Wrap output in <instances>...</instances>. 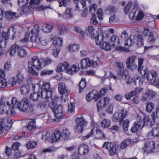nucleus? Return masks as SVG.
Listing matches in <instances>:
<instances>
[{
	"mask_svg": "<svg viewBox=\"0 0 159 159\" xmlns=\"http://www.w3.org/2000/svg\"><path fill=\"white\" fill-rule=\"evenodd\" d=\"M11 105L8 101L7 102V105H5L6 102L3 99H1L0 101V106L2 108V110L0 109V114L2 111L7 115H14L16 112L14 108L17 106L18 109L21 111L28 113L31 115L36 113L34 105L30 103V101L27 97H24L20 102H18L16 98L12 97L11 100Z\"/></svg>",
	"mask_w": 159,
	"mask_h": 159,
	"instance_id": "obj_1",
	"label": "nucleus"
},
{
	"mask_svg": "<svg viewBox=\"0 0 159 159\" xmlns=\"http://www.w3.org/2000/svg\"><path fill=\"white\" fill-rule=\"evenodd\" d=\"M40 27L38 25H35L30 31H27L24 37L20 41V44H26L29 41L30 38L31 42L37 44H40L43 46L46 45L48 41L44 37H39Z\"/></svg>",
	"mask_w": 159,
	"mask_h": 159,
	"instance_id": "obj_2",
	"label": "nucleus"
},
{
	"mask_svg": "<svg viewBox=\"0 0 159 159\" xmlns=\"http://www.w3.org/2000/svg\"><path fill=\"white\" fill-rule=\"evenodd\" d=\"M144 59L143 58L138 59V71L144 78L147 79L148 82L153 85L159 86V78L152 79L150 78V72L146 67L143 66Z\"/></svg>",
	"mask_w": 159,
	"mask_h": 159,
	"instance_id": "obj_3",
	"label": "nucleus"
},
{
	"mask_svg": "<svg viewBox=\"0 0 159 159\" xmlns=\"http://www.w3.org/2000/svg\"><path fill=\"white\" fill-rule=\"evenodd\" d=\"M28 68L30 74L34 76H38V73L34 70V68L38 70L42 68V64L40 60L36 56L32 58L31 61H28Z\"/></svg>",
	"mask_w": 159,
	"mask_h": 159,
	"instance_id": "obj_4",
	"label": "nucleus"
},
{
	"mask_svg": "<svg viewBox=\"0 0 159 159\" xmlns=\"http://www.w3.org/2000/svg\"><path fill=\"white\" fill-rule=\"evenodd\" d=\"M58 97H55L54 98H51L52 101L48 104V106L54 114L55 117L57 119L61 118L63 114V107L61 105L57 106V102Z\"/></svg>",
	"mask_w": 159,
	"mask_h": 159,
	"instance_id": "obj_5",
	"label": "nucleus"
},
{
	"mask_svg": "<svg viewBox=\"0 0 159 159\" xmlns=\"http://www.w3.org/2000/svg\"><path fill=\"white\" fill-rule=\"evenodd\" d=\"M97 36L95 37L94 34L92 36L93 38H95L96 43L97 45H100V48L101 49L109 51L111 49V46L109 42L104 41L103 42L104 39V35L105 33L102 32L100 34H99L98 32H96Z\"/></svg>",
	"mask_w": 159,
	"mask_h": 159,
	"instance_id": "obj_6",
	"label": "nucleus"
},
{
	"mask_svg": "<svg viewBox=\"0 0 159 159\" xmlns=\"http://www.w3.org/2000/svg\"><path fill=\"white\" fill-rule=\"evenodd\" d=\"M38 84L41 90L40 91L47 99L52 97L53 89L51 88V85L48 82L39 81Z\"/></svg>",
	"mask_w": 159,
	"mask_h": 159,
	"instance_id": "obj_7",
	"label": "nucleus"
},
{
	"mask_svg": "<svg viewBox=\"0 0 159 159\" xmlns=\"http://www.w3.org/2000/svg\"><path fill=\"white\" fill-rule=\"evenodd\" d=\"M144 16V14L143 12L140 10L138 6L136 5L133 6L129 15V17L130 19L135 20L137 21L141 20Z\"/></svg>",
	"mask_w": 159,
	"mask_h": 159,
	"instance_id": "obj_8",
	"label": "nucleus"
},
{
	"mask_svg": "<svg viewBox=\"0 0 159 159\" xmlns=\"http://www.w3.org/2000/svg\"><path fill=\"white\" fill-rule=\"evenodd\" d=\"M16 52H17L18 55L21 57H24L27 54V52L22 47L20 48L19 45L16 43L11 47L7 52H9V55L12 57L15 54Z\"/></svg>",
	"mask_w": 159,
	"mask_h": 159,
	"instance_id": "obj_9",
	"label": "nucleus"
},
{
	"mask_svg": "<svg viewBox=\"0 0 159 159\" xmlns=\"http://www.w3.org/2000/svg\"><path fill=\"white\" fill-rule=\"evenodd\" d=\"M156 143L154 141H147L145 143L144 146L142 149L144 154L147 155L149 154H155L156 152Z\"/></svg>",
	"mask_w": 159,
	"mask_h": 159,
	"instance_id": "obj_10",
	"label": "nucleus"
},
{
	"mask_svg": "<svg viewBox=\"0 0 159 159\" xmlns=\"http://www.w3.org/2000/svg\"><path fill=\"white\" fill-rule=\"evenodd\" d=\"M159 111V103L158 107H157L156 110V112H153L151 115L152 117V120L151 121L148 116H144L143 119V124L142 125V128L144 126L151 127L155 123V120L156 119V117L158 118L157 113Z\"/></svg>",
	"mask_w": 159,
	"mask_h": 159,
	"instance_id": "obj_11",
	"label": "nucleus"
},
{
	"mask_svg": "<svg viewBox=\"0 0 159 159\" xmlns=\"http://www.w3.org/2000/svg\"><path fill=\"white\" fill-rule=\"evenodd\" d=\"M116 68L119 70L117 71V73L120 79H125L128 74V71L124 69V66L122 63L118 62L116 63Z\"/></svg>",
	"mask_w": 159,
	"mask_h": 159,
	"instance_id": "obj_12",
	"label": "nucleus"
},
{
	"mask_svg": "<svg viewBox=\"0 0 159 159\" xmlns=\"http://www.w3.org/2000/svg\"><path fill=\"white\" fill-rule=\"evenodd\" d=\"M126 111L122 110L120 112H116L113 115L112 120L117 122L119 121L120 124L122 123L123 119L127 115Z\"/></svg>",
	"mask_w": 159,
	"mask_h": 159,
	"instance_id": "obj_13",
	"label": "nucleus"
},
{
	"mask_svg": "<svg viewBox=\"0 0 159 159\" xmlns=\"http://www.w3.org/2000/svg\"><path fill=\"white\" fill-rule=\"evenodd\" d=\"M10 30V29L9 28L7 32L2 31V39H4V40H3L1 37H0V48L3 49L6 47L7 41L8 40L9 38H10L9 36H10V35L9 34Z\"/></svg>",
	"mask_w": 159,
	"mask_h": 159,
	"instance_id": "obj_14",
	"label": "nucleus"
},
{
	"mask_svg": "<svg viewBox=\"0 0 159 159\" xmlns=\"http://www.w3.org/2000/svg\"><path fill=\"white\" fill-rule=\"evenodd\" d=\"M46 97L39 90L37 92H34L31 93L29 96V98L32 101H37L41 98L43 99H47Z\"/></svg>",
	"mask_w": 159,
	"mask_h": 159,
	"instance_id": "obj_15",
	"label": "nucleus"
},
{
	"mask_svg": "<svg viewBox=\"0 0 159 159\" xmlns=\"http://www.w3.org/2000/svg\"><path fill=\"white\" fill-rule=\"evenodd\" d=\"M156 96V93L151 90H148L144 93L141 98V100L143 102L147 101L148 100H150L155 97Z\"/></svg>",
	"mask_w": 159,
	"mask_h": 159,
	"instance_id": "obj_16",
	"label": "nucleus"
},
{
	"mask_svg": "<svg viewBox=\"0 0 159 159\" xmlns=\"http://www.w3.org/2000/svg\"><path fill=\"white\" fill-rule=\"evenodd\" d=\"M143 123L142 119L140 118L137 120L134 123L133 126L131 129L130 130L132 133H136L140 129V128L142 129Z\"/></svg>",
	"mask_w": 159,
	"mask_h": 159,
	"instance_id": "obj_17",
	"label": "nucleus"
},
{
	"mask_svg": "<svg viewBox=\"0 0 159 159\" xmlns=\"http://www.w3.org/2000/svg\"><path fill=\"white\" fill-rule=\"evenodd\" d=\"M135 59L136 57L134 56H132L127 59L126 63L128 69L133 70L137 67V66L134 63Z\"/></svg>",
	"mask_w": 159,
	"mask_h": 159,
	"instance_id": "obj_18",
	"label": "nucleus"
},
{
	"mask_svg": "<svg viewBox=\"0 0 159 159\" xmlns=\"http://www.w3.org/2000/svg\"><path fill=\"white\" fill-rule=\"evenodd\" d=\"M62 137L61 132L59 130L54 131L50 137V139L52 143L58 142Z\"/></svg>",
	"mask_w": 159,
	"mask_h": 159,
	"instance_id": "obj_19",
	"label": "nucleus"
},
{
	"mask_svg": "<svg viewBox=\"0 0 159 159\" xmlns=\"http://www.w3.org/2000/svg\"><path fill=\"white\" fill-rule=\"evenodd\" d=\"M107 91V89L106 88H103L102 89L99 93H98L96 90H93V94H94V93H95L94 94V96L93 97L95 101H97L100 99L102 96L104 95L105 94Z\"/></svg>",
	"mask_w": 159,
	"mask_h": 159,
	"instance_id": "obj_20",
	"label": "nucleus"
},
{
	"mask_svg": "<svg viewBox=\"0 0 159 159\" xmlns=\"http://www.w3.org/2000/svg\"><path fill=\"white\" fill-rule=\"evenodd\" d=\"M89 151L88 146L84 143L80 144L78 148V153L81 155H85L87 154Z\"/></svg>",
	"mask_w": 159,
	"mask_h": 159,
	"instance_id": "obj_21",
	"label": "nucleus"
},
{
	"mask_svg": "<svg viewBox=\"0 0 159 159\" xmlns=\"http://www.w3.org/2000/svg\"><path fill=\"white\" fill-rule=\"evenodd\" d=\"M69 66V65L68 63L66 61L60 63L57 66L56 71L59 72H63L65 70L66 71V70L68 69V68Z\"/></svg>",
	"mask_w": 159,
	"mask_h": 159,
	"instance_id": "obj_22",
	"label": "nucleus"
},
{
	"mask_svg": "<svg viewBox=\"0 0 159 159\" xmlns=\"http://www.w3.org/2000/svg\"><path fill=\"white\" fill-rule=\"evenodd\" d=\"M28 124L26 125V128L27 129L31 130L34 129L36 128V126L35 125L36 123L35 119H27Z\"/></svg>",
	"mask_w": 159,
	"mask_h": 159,
	"instance_id": "obj_23",
	"label": "nucleus"
},
{
	"mask_svg": "<svg viewBox=\"0 0 159 159\" xmlns=\"http://www.w3.org/2000/svg\"><path fill=\"white\" fill-rule=\"evenodd\" d=\"M110 101V99L107 97H106L104 98L103 102L104 103L102 102L101 100H100L97 103V108L98 111H99L102 110V108L105 107L107 105Z\"/></svg>",
	"mask_w": 159,
	"mask_h": 159,
	"instance_id": "obj_24",
	"label": "nucleus"
},
{
	"mask_svg": "<svg viewBox=\"0 0 159 159\" xmlns=\"http://www.w3.org/2000/svg\"><path fill=\"white\" fill-rule=\"evenodd\" d=\"M58 90L60 93L62 95H67L68 93L66 89L65 84L63 83H60L58 85Z\"/></svg>",
	"mask_w": 159,
	"mask_h": 159,
	"instance_id": "obj_25",
	"label": "nucleus"
},
{
	"mask_svg": "<svg viewBox=\"0 0 159 159\" xmlns=\"http://www.w3.org/2000/svg\"><path fill=\"white\" fill-rule=\"evenodd\" d=\"M5 18L7 20L10 21L16 18L17 16H16V13L13 12L11 11H6L5 13Z\"/></svg>",
	"mask_w": 159,
	"mask_h": 159,
	"instance_id": "obj_26",
	"label": "nucleus"
},
{
	"mask_svg": "<svg viewBox=\"0 0 159 159\" xmlns=\"http://www.w3.org/2000/svg\"><path fill=\"white\" fill-rule=\"evenodd\" d=\"M21 145V144L20 142H16L12 144L11 146V148L12 149L15 151H17L18 152H16L14 155L16 157H20L21 153L19 152V148Z\"/></svg>",
	"mask_w": 159,
	"mask_h": 159,
	"instance_id": "obj_27",
	"label": "nucleus"
},
{
	"mask_svg": "<svg viewBox=\"0 0 159 159\" xmlns=\"http://www.w3.org/2000/svg\"><path fill=\"white\" fill-rule=\"evenodd\" d=\"M111 45L113 47H116L120 45V40L119 37L115 35H113L110 39Z\"/></svg>",
	"mask_w": 159,
	"mask_h": 159,
	"instance_id": "obj_28",
	"label": "nucleus"
},
{
	"mask_svg": "<svg viewBox=\"0 0 159 159\" xmlns=\"http://www.w3.org/2000/svg\"><path fill=\"white\" fill-rule=\"evenodd\" d=\"M4 80L5 81V83L6 84L5 87H10L15 85L16 84V81L15 77H12L10 78L8 81H7L6 79L5 78L4 79L2 80L3 82L4 81Z\"/></svg>",
	"mask_w": 159,
	"mask_h": 159,
	"instance_id": "obj_29",
	"label": "nucleus"
},
{
	"mask_svg": "<svg viewBox=\"0 0 159 159\" xmlns=\"http://www.w3.org/2000/svg\"><path fill=\"white\" fill-rule=\"evenodd\" d=\"M148 135L149 137H159V128H152L151 131L148 133Z\"/></svg>",
	"mask_w": 159,
	"mask_h": 159,
	"instance_id": "obj_30",
	"label": "nucleus"
},
{
	"mask_svg": "<svg viewBox=\"0 0 159 159\" xmlns=\"http://www.w3.org/2000/svg\"><path fill=\"white\" fill-rule=\"evenodd\" d=\"M146 31L148 33H149V34L147 38L148 42L151 44H153L156 40V37L154 36V34L152 32H149V30L148 29H147Z\"/></svg>",
	"mask_w": 159,
	"mask_h": 159,
	"instance_id": "obj_31",
	"label": "nucleus"
},
{
	"mask_svg": "<svg viewBox=\"0 0 159 159\" xmlns=\"http://www.w3.org/2000/svg\"><path fill=\"white\" fill-rule=\"evenodd\" d=\"M117 145L115 144L110 143L109 147L108 149L109 154L113 156L116 154V152Z\"/></svg>",
	"mask_w": 159,
	"mask_h": 159,
	"instance_id": "obj_32",
	"label": "nucleus"
},
{
	"mask_svg": "<svg viewBox=\"0 0 159 159\" xmlns=\"http://www.w3.org/2000/svg\"><path fill=\"white\" fill-rule=\"evenodd\" d=\"M132 144V141L130 139H127L123 141L120 144V148L121 149H124L127 146L130 145Z\"/></svg>",
	"mask_w": 159,
	"mask_h": 159,
	"instance_id": "obj_33",
	"label": "nucleus"
},
{
	"mask_svg": "<svg viewBox=\"0 0 159 159\" xmlns=\"http://www.w3.org/2000/svg\"><path fill=\"white\" fill-rule=\"evenodd\" d=\"M86 82L85 79L82 78L81 79L79 84V92L81 93L85 88L86 85Z\"/></svg>",
	"mask_w": 159,
	"mask_h": 159,
	"instance_id": "obj_34",
	"label": "nucleus"
},
{
	"mask_svg": "<svg viewBox=\"0 0 159 159\" xmlns=\"http://www.w3.org/2000/svg\"><path fill=\"white\" fill-rule=\"evenodd\" d=\"M17 80H16L17 82L20 84H22L25 80V78L23 75L21 74L20 71H18L16 75Z\"/></svg>",
	"mask_w": 159,
	"mask_h": 159,
	"instance_id": "obj_35",
	"label": "nucleus"
},
{
	"mask_svg": "<svg viewBox=\"0 0 159 159\" xmlns=\"http://www.w3.org/2000/svg\"><path fill=\"white\" fill-rule=\"evenodd\" d=\"M53 28L52 26L46 24L42 26L41 30L45 33H48L51 32Z\"/></svg>",
	"mask_w": 159,
	"mask_h": 159,
	"instance_id": "obj_36",
	"label": "nucleus"
},
{
	"mask_svg": "<svg viewBox=\"0 0 159 159\" xmlns=\"http://www.w3.org/2000/svg\"><path fill=\"white\" fill-rule=\"evenodd\" d=\"M80 69V68L75 64L73 65L71 67L67 69L66 72L69 74H71L73 72H77Z\"/></svg>",
	"mask_w": 159,
	"mask_h": 159,
	"instance_id": "obj_37",
	"label": "nucleus"
},
{
	"mask_svg": "<svg viewBox=\"0 0 159 159\" xmlns=\"http://www.w3.org/2000/svg\"><path fill=\"white\" fill-rule=\"evenodd\" d=\"M73 16L71 9L69 8H67L66 9L65 14L62 16V17L65 19L71 18Z\"/></svg>",
	"mask_w": 159,
	"mask_h": 159,
	"instance_id": "obj_38",
	"label": "nucleus"
},
{
	"mask_svg": "<svg viewBox=\"0 0 159 159\" xmlns=\"http://www.w3.org/2000/svg\"><path fill=\"white\" fill-rule=\"evenodd\" d=\"M96 136L98 139H106L105 134L100 129H98L96 130Z\"/></svg>",
	"mask_w": 159,
	"mask_h": 159,
	"instance_id": "obj_39",
	"label": "nucleus"
},
{
	"mask_svg": "<svg viewBox=\"0 0 159 159\" xmlns=\"http://www.w3.org/2000/svg\"><path fill=\"white\" fill-rule=\"evenodd\" d=\"M88 68L91 67L96 68L98 66V63L96 61L91 60L87 57Z\"/></svg>",
	"mask_w": 159,
	"mask_h": 159,
	"instance_id": "obj_40",
	"label": "nucleus"
},
{
	"mask_svg": "<svg viewBox=\"0 0 159 159\" xmlns=\"http://www.w3.org/2000/svg\"><path fill=\"white\" fill-rule=\"evenodd\" d=\"M94 30V29L93 27L91 25H90L88 27V28L86 29L85 31V33H86L87 35H91V38L93 39H95V38H93L92 37V36L94 34L95 37H96L95 34L93 33V32Z\"/></svg>",
	"mask_w": 159,
	"mask_h": 159,
	"instance_id": "obj_41",
	"label": "nucleus"
},
{
	"mask_svg": "<svg viewBox=\"0 0 159 159\" xmlns=\"http://www.w3.org/2000/svg\"><path fill=\"white\" fill-rule=\"evenodd\" d=\"M87 57L82 59L80 62V68L82 69L88 68Z\"/></svg>",
	"mask_w": 159,
	"mask_h": 159,
	"instance_id": "obj_42",
	"label": "nucleus"
},
{
	"mask_svg": "<svg viewBox=\"0 0 159 159\" xmlns=\"http://www.w3.org/2000/svg\"><path fill=\"white\" fill-rule=\"evenodd\" d=\"M132 37H133V38H134L133 36L131 35L125 40V46L130 47L134 44V41L133 39H132Z\"/></svg>",
	"mask_w": 159,
	"mask_h": 159,
	"instance_id": "obj_43",
	"label": "nucleus"
},
{
	"mask_svg": "<svg viewBox=\"0 0 159 159\" xmlns=\"http://www.w3.org/2000/svg\"><path fill=\"white\" fill-rule=\"evenodd\" d=\"M63 43V40L61 38H58L53 41V44L54 46L57 47V46H61Z\"/></svg>",
	"mask_w": 159,
	"mask_h": 159,
	"instance_id": "obj_44",
	"label": "nucleus"
},
{
	"mask_svg": "<svg viewBox=\"0 0 159 159\" xmlns=\"http://www.w3.org/2000/svg\"><path fill=\"white\" fill-rule=\"evenodd\" d=\"M69 50L70 52H75L78 51L79 48V46L78 44H70L68 46Z\"/></svg>",
	"mask_w": 159,
	"mask_h": 159,
	"instance_id": "obj_45",
	"label": "nucleus"
},
{
	"mask_svg": "<svg viewBox=\"0 0 159 159\" xmlns=\"http://www.w3.org/2000/svg\"><path fill=\"white\" fill-rule=\"evenodd\" d=\"M20 90L21 94H26L30 92V88L28 86L22 85L20 88Z\"/></svg>",
	"mask_w": 159,
	"mask_h": 159,
	"instance_id": "obj_46",
	"label": "nucleus"
},
{
	"mask_svg": "<svg viewBox=\"0 0 159 159\" xmlns=\"http://www.w3.org/2000/svg\"><path fill=\"white\" fill-rule=\"evenodd\" d=\"M61 134H62V137H64V139H68L69 138L70 132L68 129L64 128L62 131Z\"/></svg>",
	"mask_w": 159,
	"mask_h": 159,
	"instance_id": "obj_47",
	"label": "nucleus"
},
{
	"mask_svg": "<svg viewBox=\"0 0 159 159\" xmlns=\"http://www.w3.org/2000/svg\"><path fill=\"white\" fill-rule=\"evenodd\" d=\"M111 122L110 120L107 119H103L101 122V126L104 128H108L110 125Z\"/></svg>",
	"mask_w": 159,
	"mask_h": 159,
	"instance_id": "obj_48",
	"label": "nucleus"
},
{
	"mask_svg": "<svg viewBox=\"0 0 159 159\" xmlns=\"http://www.w3.org/2000/svg\"><path fill=\"white\" fill-rule=\"evenodd\" d=\"M22 7L21 11L23 14H26L29 12L31 8H32V6H27V5H21Z\"/></svg>",
	"mask_w": 159,
	"mask_h": 159,
	"instance_id": "obj_49",
	"label": "nucleus"
},
{
	"mask_svg": "<svg viewBox=\"0 0 159 159\" xmlns=\"http://www.w3.org/2000/svg\"><path fill=\"white\" fill-rule=\"evenodd\" d=\"M137 38V45L139 47L143 46L144 45V41L142 36L140 34H138Z\"/></svg>",
	"mask_w": 159,
	"mask_h": 159,
	"instance_id": "obj_50",
	"label": "nucleus"
},
{
	"mask_svg": "<svg viewBox=\"0 0 159 159\" xmlns=\"http://www.w3.org/2000/svg\"><path fill=\"white\" fill-rule=\"evenodd\" d=\"M37 145V142L35 141H29L26 145L28 149H33Z\"/></svg>",
	"mask_w": 159,
	"mask_h": 159,
	"instance_id": "obj_51",
	"label": "nucleus"
},
{
	"mask_svg": "<svg viewBox=\"0 0 159 159\" xmlns=\"http://www.w3.org/2000/svg\"><path fill=\"white\" fill-rule=\"evenodd\" d=\"M132 2L131 1H129L124 9L125 14H127L129 13L132 8Z\"/></svg>",
	"mask_w": 159,
	"mask_h": 159,
	"instance_id": "obj_52",
	"label": "nucleus"
},
{
	"mask_svg": "<svg viewBox=\"0 0 159 159\" xmlns=\"http://www.w3.org/2000/svg\"><path fill=\"white\" fill-rule=\"evenodd\" d=\"M154 108V104L151 102H147L146 107V110L148 112H151Z\"/></svg>",
	"mask_w": 159,
	"mask_h": 159,
	"instance_id": "obj_53",
	"label": "nucleus"
},
{
	"mask_svg": "<svg viewBox=\"0 0 159 159\" xmlns=\"http://www.w3.org/2000/svg\"><path fill=\"white\" fill-rule=\"evenodd\" d=\"M77 124L82 126L86 124V122L85 121L83 117L77 118L76 119Z\"/></svg>",
	"mask_w": 159,
	"mask_h": 159,
	"instance_id": "obj_54",
	"label": "nucleus"
},
{
	"mask_svg": "<svg viewBox=\"0 0 159 159\" xmlns=\"http://www.w3.org/2000/svg\"><path fill=\"white\" fill-rule=\"evenodd\" d=\"M130 122L128 119H126L123 122L122 127L125 132L127 131Z\"/></svg>",
	"mask_w": 159,
	"mask_h": 159,
	"instance_id": "obj_55",
	"label": "nucleus"
},
{
	"mask_svg": "<svg viewBox=\"0 0 159 159\" xmlns=\"http://www.w3.org/2000/svg\"><path fill=\"white\" fill-rule=\"evenodd\" d=\"M105 11L107 14H110L116 12V8L112 6H110L106 8Z\"/></svg>",
	"mask_w": 159,
	"mask_h": 159,
	"instance_id": "obj_56",
	"label": "nucleus"
},
{
	"mask_svg": "<svg viewBox=\"0 0 159 159\" xmlns=\"http://www.w3.org/2000/svg\"><path fill=\"white\" fill-rule=\"evenodd\" d=\"M143 79L139 77H138L136 79H134L133 81L134 84L136 86L137 85V84L138 83V85L139 87H141L143 84Z\"/></svg>",
	"mask_w": 159,
	"mask_h": 159,
	"instance_id": "obj_57",
	"label": "nucleus"
},
{
	"mask_svg": "<svg viewBox=\"0 0 159 159\" xmlns=\"http://www.w3.org/2000/svg\"><path fill=\"white\" fill-rule=\"evenodd\" d=\"M53 73L52 70H48L47 69L43 70L40 73V75L41 76L49 75L52 74Z\"/></svg>",
	"mask_w": 159,
	"mask_h": 159,
	"instance_id": "obj_58",
	"label": "nucleus"
},
{
	"mask_svg": "<svg viewBox=\"0 0 159 159\" xmlns=\"http://www.w3.org/2000/svg\"><path fill=\"white\" fill-rule=\"evenodd\" d=\"M84 130V126L77 124L75 127V132L78 133H81Z\"/></svg>",
	"mask_w": 159,
	"mask_h": 159,
	"instance_id": "obj_59",
	"label": "nucleus"
},
{
	"mask_svg": "<svg viewBox=\"0 0 159 159\" xmlns=\"http://www.w3.org/2000/svg\"><path fill=\"white\" fill-rule=\"evenodd\" d=\"M97 9V5L95 4H93L91 6L89 9V12L90 13L93 15H95V13Z\"/></svg>",
	"mask_w": 159,
	"mask_h": 159,
	"instance_id": "obj_60",
	"label": "nucleus"
},
{
	"mask_svg": "<svg viewBox=\"0 0 159 159\" xmlns=\"http://www.w3.org/2000/svg\"><path fill=\"white\" fill-rule=\"evenodd\" d=\"M58 29L59 33L61 34H65L66 32L67 29L65 25L59 26Z\"/></svg>",
	"mask_w": 159,
	"mask_h": 159,
	"instance_id": "obj_61",
	"label": "nucleus"
},
{
	"mask_svg": "<svg viewBox=\"0 0 159 159\" xmlns=\"http://www.w3.org/2000/svg\"><path fill=\"white\" fill-rule=\"evenodd\" d=\"M94 128H93L91 131L89 133H88L86 135L82 137V140L84 141L89 138L91 136L93 135V133L94 132Z\"/></svg>",
	"mask_w": 159,
	"mask_h": 159,
	"instance_id": "obj_62",
	"label": "nucleus"
},
{
	"mask_svg": "<svg viewBox=\"0 0 159 159\" xmlns=\"http://www.w3.org/2000/svg\"><path fill=\"white\" fill-rule=\"evenodd\" d=\"M75 31L77 33H79L80 34L82 39H84V32L79 27H75L74 28Z\"/></svg>",
	"mask_w": 159,
	"mask_h": 159,
	"instance_id": "obj_63",
	"label": "nucleus"
},
{
	"mask_svg": "<svg viewBox=\"0 0 159 159\" xmlns=\"http://www.w3.org/2000/svg\"><path fill=\"white\" fill-rule=\"evenodd\" d=\"M134 93L135 92H134V91L133 90L130 92L126 94L125 95V98L128 100L130 99L132 97L135 96L134 94Z\"/></svg>",
	"mask_w": 159,
	"mask_h": 159,
	"instance_id": "obj_64",
	"label": "nucleus"
}]
</instances>
